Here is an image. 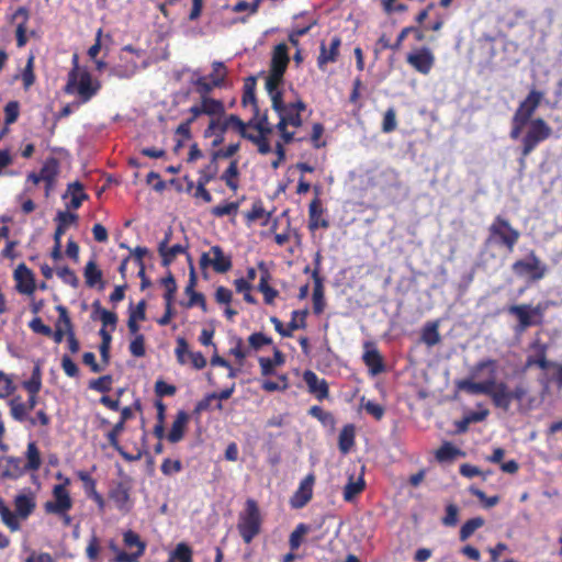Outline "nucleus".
I'll return each mask as SVG.
<instances>
[{"label":"nucleus","mask_w":562,"mask_h":562,"mask_svg":"<svg viewBox=\"0 0 562 562\" xmlns=\"http://www.w3.org/2000/svg\"><path fill=\"white\" fill-rule=\"evenodd\" d=\"M458 390L472 395L485 394L493 398L497 407L507 408L512 393L503 382L497 381V364L495 360L480 361L470 370V378L456 382Z\"/></svg>","instance_id":"1"},{"label":"nucleus","mask_w":562,"mask_h":562,"mask_svg":"<svg viewBox=\"0 0 562 562\" xmlns=\"http://www.w3.org/2000/svg\"><path fill=\"white\" fill-rule=\"evenodd\" d=\"M26 462L20 457L0 456V481H16L27 471L36 472L42 465L41 452L34 441H30L25 452Z\"/></svg>","instance_id":"2"},{"label":"nucleus","mask_w":562,"mask_h":562,"mask_svg":"<svg viewBox=\"0 0 562 562\" xmlns=\"http://www.w3.org/2000/svg\"><path fill=\"white\" fill-rule=\"evenodd\" d=\"M262 517L258 503L248 498L244 510L239 514L237 529L246 544H249L261 531Z\"/></svg>","instance_id":"3"},{"label":"nucleus","mask_w":562,"mask_h":562,"mask_svg":"<svg viewBox=\"0 0 562 562\" xmlns=\"http://www.w3.org/2000/svg\"><path fill=\"white\" fill-rule=\"evenodd\" d=\"M487 243H501L512 252L520 237V233L502 216H497L488 228Z\"/></svg>","instance_id":"4"},{"label":"nucleus","mask_w":562,"mask_h":562,"mask_svg":"<svg viewBox=\"0 0 562 562\" xmlns=\"http://www.w3.org/2000/svg\"><path fill=\"white\" fill-rule=\"evenodd\" d=\"M67 484H69V479L65 480L64 484H57L53 488V501H47L44 504V510L46 514H54L58 516H66L67 521H69V516L67 513L72 507V499L67 490Z\"/></svg>","instance_id":"5"},{"label":"nucleus","mask_w":562,"mask_h":562,"mask_svg":"<svg viewBox=\"0 0 562 562\" xmlns=\"http://www.w3.org/2000/svg\"><path fill=\"white\" fill-rule=\"evenodd\" d=\"M99 89V85H93L92 77L87 71H79L77 66L69 74V80L66 86L67 92L77 91L83 101H88Z\"/></svg>","instance_id":"6"},{"label":"nucleus","mask_w":562,"mask_h":562,"mask_svg":"<svg viewBox=\"0 0 562 562\" xmlns=\"http://www.w3.org/2000/svg\"><path fill=\"white\" fill-rule=\"evenodd\" d=\"M125 424H115L113 429L108 434V440L110 445L122 456V458L128 462L138 461L142 459L144 453L146 452L144 446L145 439V430H142L139 434L140 442L138 445H134L133 452H127L123 446L119 442V436L124 429Z\"/></svg>","instance_id":"7"},{"label":"nucleus","mask_w":562,"mask_h":562,"mask_svg":"<svg viewBox=\"0 0 562 562\" xmlns=\"http://www.w3.org/2000/svg\"><path fill=\"white\" fill-rule=\"evenodd\" d=\"M546 310L547 305L541 303L536 306L519 304L509 306L508 313L515 315L518 318V326L516 327V330L522 333L528 327L537 324L538 322H535L532 317L538 316L541 318Z\"/></svg>","instance_id":"8"},{"label":"nucleus","mask_w":562,"mask_h":562,"mask_svg":"<svg viewBox=\"0 0 562 562\" xmlns=\"http://www.w3.org/2000/svg\"><path fill=\"white\" fill-rule=\"evenodd\" d=\"M513 271L517 276L529 274L530 279L533 281H538L544 278L548 269L544 263L536 256L533 251H531L527 259L517 260L513 265Z\"/></svg>","instance_id":"9"},{"label":"nucleus","mask_w":562,"mask_h":562,"mask_svg":"<svg viewBox=\"0 0 562 562\" xmlns=\"http://www.w3.org/2000/svg\"><path fill=\"white\" fill-rule=\"evenodd\" d=\"M551 134V128L542 119L531 121L530 128L524 138L522 156L527 157L541 140L547 139Z\"/></svg>","instance_id":"10"},{"label":"nucleus","mask_w":562,"mask_h":562,"mask_svg":"<svg viewBox=\"0 0 562 562\" xmlns=\"http://www.w3.org/2000/svg\"><path fill=\"white\" fill-rule=\"evenodd\" d=\"M123 541L126 547H137V551L133 553L119 552L114 562H138V559L144 554L146 544L140 540L139 536L133 530H127L123 535Z\"/></svg>","instance_id":"11"},{"label":"nucleus","mask_w":562,"mask_h":562,"mask_svg":"<svg viewBox=\"0 0 562 562\" xmlns=\"http://www.w3.org/2000/svg\"><path fill=\"white\" fill-rule=\"evenodd\" d=\"M109 498L122 514H128L133 508L130 487L123 482H119L109 491Z\"/></svg>","instance_id":"12"},{"label":"nucleus","mask_w":562,"mask_h":562,"mask_svg":"<svg viewBox=\"0 0 562 562\" xmlns=\"http://www.w3.org/2000/svg\"><path fill=\"white\" fill-rule=\"evenodd\" d=\"M314 483L315 476L312 473L307 474L301 481L299 488L295 491V493L290 499V505L292 508H303L312 499Z\"/></svg>","instance_id":"13"},{"label":"nucleus","mask_w":562,"mask_h":562,"mask_svg":"<svg viewBox=\"0 0 562 562\" xmlns=\"http://www.w3.org/2000/svg\"><path fill=\"white\" fill-rule=\"evenodd\" d=\"M544 98V93L536 89H531L525 100L519 104L516 113L520 121H529L533 112Z\"/></svg>","instance_id":"14"},{"label":"nucleus","mask_w":562,"mask_h":562,"mask_svg":"<svg viewBox=\"0 0 562 562\" xmlns=\"http://www.w3.org/2000/svg\"><path fill=\"white\" fill-rule=\"evenodd\" d=\"M305 110V104L302 101L291 103L286 110L279 116L278 130H283L289 125L299 127L302 125L301 112Z\"/></svg>","instance_id":"15"},{"label":"nucleus","mask_w":562,"mask_h":562,"mask_svg":"<svg viewBox=\"0 0 562 562\" xmlns=\"http://www.w3.org/2000/svg\"><path fill=\"white\" fill-rule=\"evenodd\" d=\"M434 61L435 57L428 48H423L407 56V63L424 75L430 71Z\"/></svg>","instance_id":"16"},{"label":"nucleus","mask_w":562,"mask_h":562,"mask_svg":"<svg viewBox=\"0 0 562 562\" xmlns=\"http://www.w3.org/2000/svg\"><path fill=\"white\" fill-rule=\"evenodd\" d=\"M14 278L18 282L16 289L19 292L24 294H32L35 290V282L32 271L24 265L21 263L14 271Z\"/></svg>","instance_id":"17"},{"label":"nucleus","mask_w":562,"mask_h":562,"mask_svg":"<svg viewBox=\"0 0 562 562\" xmlns=\"http://www.w3.org/2000/svg\"><path fill=\"white\" fill-rule=\"evenodd\" d=\"M363 361L369 367L371 374L376 375L384 370L382 357L374 345L370 341L364 344Z\"/></svg>","instance_id":"18"},{"label":"nucleus","mask_w":562,"mask_h":562,"mask_svg":"<svg viewBox=\"0 0 562 562\" xmlns=\"http://www.w3.org/2000/svg\"><path fill=\"white\" fill-rule=\"evenodd\" d=\"M215 127H218L222 132H225L229 127H234L239 131L243 137L246 136V124L237 115L234 114H231L223 121H221L220 119L212 120L206 131V134L209 133V131Z\"/></svg>","instance_id":"19"},{"label":"nucleus","mask_w":562,"mask_h":562,"mask_svg":"<svg viewBox=\"0 0 562 562\" xmlns=\"http://www.w3.org/2000/svg\"><path fill=\"white\" fill-rule=\"evenodd\" d=\"M303 379L311 393L316 395L318 398L327 396L328 387L324 379H319L313 371H306Z\"/></svg>","instance_id":"20"},{"label":"nucleus","mask_w":562,"mask_h":562,"mask_svg":"<svg viewBox=\"0 0 562 562\" xmlns=\"http://www.w3.org/2000/svg\"><path fill=\"white\" fill-rule=\"evenodd\" d=\"M289 64L288 47L285 44L276 46L270 71L277 75H283Z\"/></svg>","instance_id":"21"},{"label":"nucleus","mask_w":562,"mask_h":562,"mask_svg":"<svg viewBox=\"0 0 562 562\" xmlns=\"http://www.w3.org/2000/svg\"><path fill=\"white\" fill-rule=\"evenodd\" d=\"M57 311L59 312V318L57 322V328L55 331V341L60 342L64 339V336H69L72 331V325L68 315L66 307L59 305L57 306Z\"/></svg>","instance_id":"22"},{"label":"nucleus","mask_w":562,"mask_h":562,"mask_svg":"<svg viewBox=\"0 0 562 562\" xmlns=\"http://www.w3.org/2000/svg\"><path fill=\"white\" fill-rule=\"evenodd\" d=\"M58 171V162L54 158L47 160L42 167L40 178H43L42 181L46 183V195H48L49 191L54 188Z\"/></svg>","instance_id":"23"},{"label":"nucleus","mask_w":562,"mask_h":562,"mask_svg":"<svg viewBox=\"0 0 562 562\" xmlns=\"http://www.w3.org/2000/svg\"><path fill=\"white\" fill-rule=\"evenodd\" d=\"M210 254L212 255V267L216 272L224 273L232 268L231 258L224 255L221 247H211Z\"/></svg>","instance_id":"24"},{"label":"nucleus","mask_w":562,"mask_h":562,"mask_svg":"<svg viewBox=\"0 0 562 562\" xmlns=\"http://www.w3.org/2000/svg\"><path fill=\"white\" fill-rule=\"evenodd\" d=\"M339 46H340L339 37H334L331 40V43H330V46L328 49L326 48V46L324 44H322L321 54L317 59L319 68H323L324 65H326L327 63H333L336 60V58L338 56Z\"/></svg>","instance_id":"25"},{"label":"nucleus","mask_w":562,"mask_h":562,"mask_svg":"<svg viewBox=\"0 0 562 562\" xmlns=\"http://www.w3.org/2000/svg\"><path fill=\"white\" fill-rule=\"evenodd\" d=\"M366 487V482L362 476L355 480L351 475L348 483L344 487V499L346 502H352Z\"/></svg>","instance_id":"26"},{"label":"nucleus","mask_w":562,"mask_h":562,"mask_svg":"<svg viewBox=\"0 0 562 562\" xmlns=\"http://www.w3.org/2000/svg\"><path fill=\"white\" fill-rule=\"evenodd\" d=\"M158 252L162 257V265L169 266L178 255L184 252V247L179 244L169 247L167 240H161L158 245Z\"/></svg>","instance_id":"27"},{"label":"nucleus","mask_w":562,"mask_h":562,"mask_svg":"<svg viewBox=\"0 0 562 562\" xmlns=\"http://www.w3.org/2000/svg\"><path fill=\"white\" fill-rule=\"evenodd\" d=\"M310 214V228L312 231L316 229L317 227L327 228L329 226L328 221L324 220L322 217L323 210L319 205L318 200H314L310 204L308 209Z\"/></svg>","instance_id":"28"},{"label":"nucleus","mask_w":562,"mask_h":562,"mask_svg":"<svg viewBox=\"0 0 562 562\" xmlns=\"http://www.w3.org/2000/svg\"><path fill=\"white\" fill-rule=\"evenodd\" d=\"M232 393H233V387H229V389L223 390L218 394H212V395L207 396L205 400L201 401L196 405V411H204L207 408H221L220 401L227 400L228 397H231Z\"/></svg>","instance_id":"29"},{"label":"nucleus","mask_w":562,"mask_h":562,"mask_svg":"<svg viewBox=\"0 0 562 562\" xmlns=\"http://www.w3.org/2000/svg\"><path fill=\"white\" fill-rule=\"evenodd\" d=\"M14 506L21 518H27L35 508V502L31 496L19 494L14 498Z\"/></svg>","instance_id":"30"},{"label":"nucleus","mask_w":562,"mask_h":562,"mask_svg":"<svg viewBox=\"0 0 562 562\" xmlns=\"http://www.w3.org/2000/svg\"><path fill=\"white\" fill-rule=\"evenodd\" d=\"M314 280V291H313V302H314V312L319 314L324 310V291L322 279L319 278L317 269H315L312 273Z\"/></svg>","instance_id":"31"},{"label":"nucleus","mask_w":562,"mask_h":562,"mask_svg":"<svg viewBox=\"0 0 562 562\" xmlns=\"http://www.w3.org/2000/svg\"><path fill=\"white\" fill-rule=\"evenodd\" d=\"M0 517L2 522L11 530L18 531L20 529V522L16 515L5 505V502L0 497Z\"/></svg>","instance_id":"32"},{"label":"nucleus","mask_w":562,"mask_h":562,"mask_svg":"<svg viewBox=\"0 0 562 562\" xmlns=\"http://www.w3.org/2000/svg\"><path fill=\"white\" fill-rule=\"evenodd\" d=\"M83 276L88 286L92 288L95 286L98 283H101L100 288H103L102 271L98 268L97 263L93 260L89 261L86 265Z\"/></svg>","instance_id":"33"},{"label":"nucleus","mask_w":562,"mask_h":562,"mask_svg":"<svg viewBox=\"0 0 562 562\" xmlns=\"http://www.w3.org/2000/svg\"><path fill=\"white\" fill-rule=\"evenodd\" d=\"M355 443V427L352 424H346L339 434V450L348 453Z\"/></svg>","instance_id":"34"},{"label":"nucleus","mask_w":562,"mask_h":562,"mask_svg":"<svg viewBox=\"0 0 562 562\" xmlns=\"http://www.w3.org/2000/svg\"><path fill=\"white\" fill-rule=\"evenodd\" d=\"M485 524L484 518L482 517H473L467 520L459 531V539L461 541L468 540L479 528L483 527Z\"/></svg>","instance_id":"35"},{"label":"nucleus","mask_w":562,"mask_h":562,"mask_svg":"<svg viewBox=\"0 0 562 562\" xmlns=\"http://www.w3.org/2000/svg\"><path fill=\"white\" fill-rule=\"evenodd\" d=\"M192 549L184 542L177 544L167 562H192Z\"/></svg>","instance_id":"36"},{"label":"nucleus","mask_w":562,"mask_h":562,"mask_svg":"<svg viewBox=\"0 0 562 562\" xmlns=\"http://www.w3.org/2000/svg\"><path fill=\"white\" fill-rule=\"evenodd\" d=\"M308 531L310 526L304 522H301L295 527V529L291 532L289 538V546L291 551H295L301 547L303 542V537L306 533H308Z\"/></svg>","instance_id":"37"},{"label":"nucleus","mask_w":562,"mask_h":562,"mask_svg":"<svg viewBox=\"0 0 562 562\" xmlns=\"http://www.w3.org/2000/svg\"><path fill=\"white\" fill-rule=\"evenodd\" d=\"M83 187L80 182H74L68 186L67 192L72 195L70 201V206L72 209H78L82 201L88 199V195L82 192Z\"/></svg>","instance_id":"38"},{"label":"nucleus","mask_w":562,"mask_h":562,"mask_svg":"<svg viewBox=\"0 0 562 562\" xmlns=\"http://www.w3.org/2000/svg\"><path fill=\"white\" fill-rule=\"evenodd\" d=\"M423 341L427 346H435L440 341V334L438 331V324L437 323H430L428 324L422 335Z\"/></svg>","instance_id":"39"},{"label":"nucleus","mask_w":562,"mask_h":562,"mask_svg":"<svg viewBox=\"0 0 562 562\" xmlns=\"http://www.w3.org/2000/svg\"><path fill=\"white\" fill-rule=\"evenodd\" d=\"M77 477L82 482V487L87 497L97 493V481L87 471H78Z\"/></svg>","instance_id":"40"},{"label":"nucleus","mask_w":562,"mask_h":562,"mask_svg":"<svg viewBox=\"0 0 562 562\" xmlns=\"http://www.w3.org/2000/svg\"><path fill=\"white\" fill-rule=\"evenodd\" d=\"M460 453L459 449L453 447L450 442H445L437 451L436 459L439 462H447L453 460Z\"/></svg>","instance_id":"41"},{"label":"nucleus","mask_w":562,"mask_h":562,"mask_svg":"<svg viewBox=\"0 0 562 562\" xmlns=\"http://www.w3.org/2000/svg\"><path fill=\"white\" fill-rule=\"evenodd\" d=\"M201 111L207 115L222 114L224 112V105L221 101L211 98H203Z\"/></svg>","instance_id":"42"},{"label":"nucleus","mask_w":562,"mask_h":562,"mask_svg":"<svg viewBox=\"0 0 562 562\" xmlns=\"http://www.w3.org/2000/svg\"><path fill=\"white\" fill-rule=\"evenodd\" d=\"M248 103L254 105V110L256 113V116L259 114V109L256 104V98H255V80L252 78L248 79V82L245 85V91L243 95V104L247 105Z\"/></svg>","instance_id":"43"},{"label":"nucleus","mask_w":562,"mask_h":562,"mask_svg":"<svg viewBox=\"0 0 562 562\" xmlns=\"http://www.w3.org/2000/svg\"><path fill=\"white\" fill-rule=\"evenodd\" d=\"M459 521V508L456 504H448L446 506V515L442 517L441 522L447 527H454Z\"/></svg>","instance_id":"44"},{"label":"nucleus","mask_w":562,"mask_h":562,"mask_svg":"<svg viewBox=\"0 0 562 562\" xmlns=\"http://www.w3.org/2000/svg\"><path fill=\"white\" fill-rule=\"evenodd\" d=\"M238 176V167L237 161L233 160L226 171L223 173L222 179L225 181L226 186L232 190L237 189V182L234 180Z\"/></svg>","instance_id":"45"},{"label":"nucleus","mask_w":562,"mask_h":562,"mask_svg":"<svg viewBox=\"0 0 562 562\" xmlns=\"http://www.w3.org/2000/svg\"><path fill=\"white\" fill-rule=\"evenodd\" d=\"M266 136L267 135H262V134H259L256 136V135L246 133V136H244V137L251 140L254 144H256L258 146V150L260 154L267 155L271 151V147H270V144H269L268 139L266 138Z\"/></svg>","instance_id":"46"},{"label":"nucleus","mask_w":562,"mask_h":562,"mask_svg":"<svg viewBox=\"0 0 562 562\" xmlns=\"http://www.w3.org/2000/svg\"><path fill=\"white\" fill-rule=\"evenodd\" d=\"M267 276H262L258 285L259 291L263 294L267 304H271L278 295V291L272 289L267 281Z\"/></svg>","instance_id":"47"},{"label":"nucleus","mask_w":562,"mask_h":562,"mask_svg":"<svg viewBox=\"0 0 562 562\" xmlns=\"http://www.w3.org/2000/svg\"><path fill=\"white\" fill-rule=\"evenodd\" d=\"M212 67L213 72L210 75V78L213 80V86H222L226 76L224 64L221 61H214Z\"/></svg>","instance_id":"48"},{"label":"nucleus","mask_w":562,"mask_h":562,"mask_svg":"<svg viewBox=\"0 0 562 562\" xmlns=\"http://www.w3.org/2000/svg\"><path fill=\"white\" fill-rule=\"evenodd\" d=\"M160 470L165 475L169 476L175 473H179L182 470V463L180 460L166 458L161 463Z\"/></svg>","instance_id":"49"},{"label":"nucleus","mask_w":562,"mask_h":562,"mask_svg":"<svg viewBox=\"0 0 562 562\" xmlns=\"http://www.w3.org/2000/svg\"><path fill=\"white\" fill-rule=\"evenodd\" d=\"M162 284L166 289L165 301L166 303L172 304L175 293L177 291V284L175 278L169 274L162 279Z\"/></svg>","instance_id":"50"},{"label":"nucleus","mask_w":562,"mask_h":562,"mask_svg":"<svg viewBox=\"0 0 562 562\" xmlns=\"http://www.w3.org/2000/svg\"><path fill=\"white\" fill-rule=\"evenodd\" d=\"M237 210H238V203L231 202V203H226L224 205L214 206L211 210V213L214 216L222 217L225 215L235 214L237 212Z\"/></svg>","instance_id":"51"},{"label":"nucleus","mask_w":562,"mask_h":562,"mask_svg":"<svg viewBox=\"0 0 562 562\" xmlns=\"http://www.w3.org/2000/svg\"><path fill=\"white\" fill-rule=\"evenodd\" d=\"M130 351L135 357H143L145 355V339L143 335H136L130 344Z\"/></svg>","instance_id":"52"},{"label":"nucleus","mask_w":562,"mask_h":562,"mask_svg":"<svg viewBox=\"0 0 562 562\" xmlns=\"http://www.w3.org/2000/svg\"><path fill=\"white\" fill-rule=\"evenodd\" d=\"M306 314H307L306 311H294L292 313V321L288 325L289 331L292 333L301 327H304L305 326L304 319H305Z\"/></svg>","instance_id":"53"},{"label":"nucleus","mask_w":562,"mask_h":562,"mask_svg":"<svg viewBox=\"0 0 562 562\" xmlns=\"http://www.w3.org/2000/svg\"><path fill=\"white\" fill-rule=\"evenodd\" d=\"M396 128V113L393 108L389 109L383 117L382 130L385 133H390Z\"/></svg>","instance_id":"54"},{"label":"nucleus","mask_w":562,"mask_h":562,"mask_svg":"<svg viewBox=\"0 0 562 562\" xmlns=\"http://www.w3.org/2000/svg\"><path fill=\"white\" fill-rule=\"evenodd\" d=\"M57 274L64 282L72 285L74 288L78 286L79 280L75 272L70 270L68 267H63L57 270Z\"/></svg>","instance_id":"55"},{"label":"nucleus","mask_w":562,"mask_h":562,"mask_svg":"<svg viewBox=\"0 0 562 562\" xmlns=\"http://www.w3.org/2000/svg\"><path fill=\"white\" fill-rule=\"evenodd\" d=\"M33 60H34L33 56H31L27 59V64L25 66L23 75H22L23 85H24L25 89H29L34 83V80H35V76L33 72Z\"/></svg>","instance_id":"56"},{"label":"nucleus","mask_w":562,"mask_h":562,"mask_svg":"<svg viewBox=\"0 0 562 562\" xmlns=\"http://www.w3.org/2000/svg\"><path fill=\"white\" fill-rule=\"evenodd\" d=\"M5 124H12L19 116V103L16 101L9 102L4 108Z\"/></svg>","instance_id":"57"},{"label":"nucleus","mask_w":562,"mask_h":562,"mask_svg":"<svg viewBox=\"0 0 562 562\" xmlns=\"http://www.w3.org/2000/svg\"><path fill=\"white\" fill-rule=\"evenodd\" d=\"M217 159H214V156L212 155L211 162L205 167L204 170L201 171L200 179L203 182H210L215 175L217 173Z\"/></svg>","instance_id":"58"},{"label":"nucleus","mask_w":562,"mask_h":562,"mask_svg":"<svg viewBox=\"0 0 562 562\" xmlns=\"http://www.w3.org/2000/svg\"><path fill=\"white\" fill-rule=\"evenodd\" d=\"M196 87V92L201 95V99L207 98L206 95L212 91L215 87L213 86V81L209 82L204 77H200L194 81Z\"/></svg>","instance_id":"59"},{"label":"nucleus","mask_w":562,"mask_h":562,"mask_svg":"<svg viewBox=\"0 0 562 562\" xmlns=\"http://www.w3.org/2000/svg\"><path fill=\"white\" fill-rule=\"evenodd\" d=\"M283 75H277L276 72L270 71L269 76L266 79V89L268 93L278 92V86L281 83Z\"/></svg>","instance_id":"60"},{"label":"nucleus","mask_w":562,"mask_h":562,"mask_svg":"<svg viewBox=\"0 0 562 562\" xmlns=\"http://www.w3.org/2000/svg\"><path fill=\"white\" fill-rule=\"evenodd\" d=\"M100 551V541L95 535H93L87 546L86 554L90 560H95Z\"/></svg>","instance_id":"61"},{"label":"nucleus","mask_w":562,"mask_h":562,"mask_svg":"<svg viewBox=\"0 0 562 562\" xmlns=\"http://www.w3.org/2000/svg\"><path fill=\"white\" fill-rule=\"evenodd\" d=\"M187 424H172V428L168 434V440L170 442H178L184 435Z\"/></svg>","instance_id":"62"},{"label":"nucleus","mask_w":562,"mask_h":562,"mask_svg":"<svg viewBox=\"0 0 562 562\" xmlns=\"http://www.w3.org/2000/svg\"><path fill=\"white\" fill-rule=\"evenodd\" d=\"M12 381L4 373L0 372V397H7L13 392Z\"/></svg>","instance_id":"63"},{"label":"nucleus","mask_w":562,"mask_h":562,"mask_svg":"<svg viewBox=\"0 0 562 562\" xmlns=\"http://www.w3.org/2000/svg\"><path fill=\"white\" fill-rule=\"evenodd\" d=\"M248 341H249V345L254 348V349H259L260 347H262L263 345H268L271 342V339H269L268 337H266L265 335H262L261 333H255L252 335L249 336L248 338Z\"/></svg>","instance_id":"64"}]
</instances>
